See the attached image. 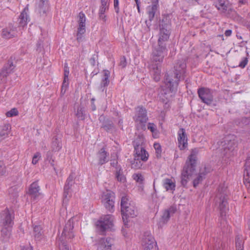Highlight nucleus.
I'll return each instance as SVG.
<instances>
[{"instance_id": "49", "label": "nucleus", "mask_w": 250, "mask_h": 250, "mask_svg": "<svg viewBox=\"0 0 250 250\" xmlns=\"http://www.w3.org/2000/svg\"><path fill=\"white\" fill-rule=\"evenodd\" d=\"M108 9V8H107L105 7L100 6L99 11V14H104L105 11H107Z\"/></svg>"}, {"instance_id": "20", "label": "nucleus", "mask_w": 250, "mask_h": 250, "mask_svg": "<svg viewBox=\"0 0 250 250\" xmlns=\"http://www.w3.org/2000/svg\"><path fill=\"white\" fill-rule=\"evenodd\" d=\"M245 171L244 174V182L248 188H250V157H249L246 162Z\"/></svg>"}, {"instance_id": "38", "label": "nucleus", "mask_w": 250, "mask_h": 250, "mask_svg": "<svg viewBox=\"0 0 250 250\" xmlns=\"http://www.w3.org/2000/svg\"><path fill=\"white\" fill-rule=\"evenodd\" d=\"M104 78H103L101 84L103 86H105L108 85L109 83L108 78L109 77V72H108V71L104 70Z\"/></svg>"}, {"instance_id": "51", "label": "nucleus", "mask_w": 250, "mask_h": 250, "mask_svg": "<svg viewBox=\"0 0 250 250\" xmlns=\"http://www.w3.org/2000/svg\"><path fill=\"white\" fill-rule=\"evenodd\" d=\"M120 65L122 67H125V65H126V61H125V59L124 57H123V58L121 59V61H120Z\"/></svg>"}, {"instance_id": "34", "label": "nucleus", "mask_w": 250, "mask_h": 250, "mask_svg": "<svg viewBox=\"0 0 250 250\" xmlns=\"http://www.w3.org/2000/svg\"><path fill=\"white\" fill-rule=\"evenodd\" d=\"M151 73L154 81L157 82L160 80L161 77V70L159 68L158 66H156V68L153 67V69L151 71Z\"/></svg>"}, {"instance_id": "33", "label": "nucleus", "mask_w": 250, "mask_h": 250, "mask_svg": "<svg viewBox=\"0 0 250 250\" xmlns=\"http://www.w3.org/2000/svg\"><path fill=\"white\" fill-rule=\"evenodd\" d=\"M116 178L117 180L122 183H124L126 182L125 177L123 174L122 169L121 168H117L116 171Z\"/></svg>"}, {"instance_id": "22", "label": "nucleus", "mask_w": 250, "mask_h": 250, "mask_svg": "<svg viewBox=\"0 0 250 250\" xmlns=\"http://www.w3.org/2000/svg\"><path fill=\"white\" fill-rule=\"evenodd\" d=\"M16 28L12 24H9L8 27L3 29L2 31V36L5 39H10L16 35Z\"/></svg>"}, {"instance_id": "12", "label": "nucleus", "mask_w": 250, "mask_h": 250, "mask_svg": "<svg viewBox=\"0 0 250 250\" xmlns=\"http://www.w3.org/2000/svg\"><path fill=\"white\" fill-rule=\"evenodd\" d=\"M113 193L107 190L102 196V202L105 208L110 211H112L114 207Z\"/></svg>"}, {"instance_id": "23", "label": "nucleus", "mask_w": 250, "mask_h": 250, "mask_svg": "<svg viewBox=\"0 0 250 250\" xmlns=\"http://www.w3.org/2000/svg\"><path fill=\"white\" fill-rule=\"evenodd\" d=\"M28 8L26 7L21 13L19 19V24L20 26L24 27L25 26L27 22L29 21V16L28 15Z\"/></svg>"}, {"instance_id": "56", "label": "nucleus", "mask_w": 250, "mask_h": 250, "mask_svg": "<svg viewBox=\"0 0 250 250\" xmlns=\"http://www.w3.org/2000/svg\"><path fill=\"white\" fill-rule=\"evenodd\" d=\"M66 71H69V69L68 67H65V68H64V72Z\"/></svg>"}, {"instance_id": "35", "label": "nucleus", "mask_w": 250, "mask_h": 250, "mask_svg": "<svg viewBox=\"0 0 250 250\" xmlns=\"http://www.w3.org/2000/svg\"><path fill=\"white\" fill-rule=\"evenodd\" d=\"M142 161L139 158L135 157L134 160L131 163V167L136 169L141 168L143 165Z\"/></svg>"}, {"instance_id": "39", "label": "nucleus", "mask_w": 250, "mask_h": 250, "mask_svg": "<svg viewBox=\"0 0 250 250\" xmlns=\"http://www.w3.org/2000/svg\"><path fill=\"white\" fill-rule=\"evenodd\" d=\"M236 250H243V240L241 237L236 239Z\"/></svg>"}, {"instance_id": "31", "label": "nucleus", "mask_w": 250, "mask_h": 250, "mask_svg": "<svg viewBox=\"0 0 250 250\" xmlns=\"http://www.w3.org/2000/svg\"><path fill=\"white\" fill-rule=\"evenodd\" d=\"M215 5L221 12H225L227 9V0H216L215 2Z\"/></svg>"}, {"instance_id": "43", "label": "nucleus", "mask_w": 250, "mask_h": 250, "mask_svg": "<svg viewBox=\"0 0 250 250\" xmlns=\"http://www.w3.org/2000/svg\"><path fill=\"white\" fill-rule=\"evenodd\" d=\"M69 84L68 79H64L62 86L61 93L64 94Z\"/></svg>"}, {"instance_id": "46", "label": "nucleus", "mask_w": 250, "mask_h": 250, "mask_svg": "<svg viewBox=\"0 0 250 250\" xmlns=\"http://www.w3.org/2000/svg\"><path fill=\"white\" fill-rule=\"evenodd\" d=\"M154 147L156 150L157 156L159 157L161 153V147L160 145L158 143H154Z\"/></svg>"}, {"instance_id": "53", "label": "nucleus", "mask_w": 250, "mask_h": 250, "mask_svg": "<svg viewBox=\"0 0 250 250\" xmlns=\"http://www.w3.org/2000/svg\"><path fill=\"white\" fill-rule=\"evenodd\" d=\"M232 31L231 30H227L225 32V35L227 37L230 36L231 34Z\"/></svg>"}, {"instance_id": "16", "label": "nucleus", "mask_w": 250, "mask_h": 250, "mask_svg": "<svg viewBox=\"0 0 250 250\" xmlns=\"http://www.w3.org/2000/svg\"><path fill=\"white\" fill-rule=\"evenodd\" d=\"M73 179V176L70 175L66 180L64 187L63 202L67 201L71 196L70 189L74 184Z\"/></svg>"}, {"instance_id": "30", "label": "nucleus", "mask_w": 250, "mask_h": 250, "mask_svg": "<svg viewBox=\"0 0 250 250\" xmlns=\"http://www.w3.org/2000/svg\"><path fill=\"white\" fill-rule=\"evenodd\" d=\"M175 212L174 208H170L168 209L165 210L162 215L160 221L163 223H167L169 220L171 214Z\"/></svg>"}, {"instance_id": "7", "label": "nucleus", "mask_w": 250, "mask_h": 250, "mask_svg": "<svg viewBox=\"0 0 250 250\" xmlns=\"http://www.w3.org/2000/svg\"><path fill=\"white\" fill-rule=\"evenodd\" d=\"M113 216L106 215L101 217L97 222V229L102 234L107 230L110 229L113 226Z\"/></svg>"}, {"instance_id": "21", "label": "nucleus", "mask_w": 250, "mask_h": 250, "mask_svg": "<svg viewBox=\"0 0 250 250\" xmlns=\"http://www.w3.org/2000/svg\"><path fill=\"white\" fill-rule=\"evenodd\" d=\"M40 187L37 182L33 183L29 189V194L30 195L31 198L33 200H36L40 195Z\"/></svg>"}, {"instance_id": "28", "label": "nucleus", "mask_w": 250, "mask_h": 250, "mask_svg": "<svg viewBox=\"0 0 250 250\" xmlns=\"http://www.w3.org/2000/svg\"><path fill=\"white\" fill-rule=\"evenodd\" d=\"M157 7L158 6L156 3H152L147 7V13L148 15V19L150 21L153 19Z\"/></svg>"}, {"instance_id": "32", "label": "nucleus", "mask_w": 250, "mask_h": 250, "mask_svg": "<svg viewBox=\"0 0 250 250\" xmlns=\"http://www.w3.org/2000/svg\"><path fill=\"white\" fill-rule=\"evenodd\" d=\"M34 236L36 241H40L42 239L43 233L41 226H35L34 227Z\"/></svg>"}, {"instance_id": "13", "label": "nucleus", "mask_w": 250, "mask_h": 250, "mask_svg": "<svg viewBox=\"0 0 250 250\" xmlns=\"http://www.w3.org/2000/svg\"><path fill=\"white\" fill-rule=\"evenodd\" d=\"M134 119L137 124L145 123L148 119L146 109L143 107H138L136 108V114Z\"/></svg>"}, {"instance_id": "57", "label": "nucleus", "mask_w": 250, "mask_h": 250, "mask_svg": "<svg viewBox=\"0 0 250 250\" xmlns=\"http://www.w3.org/2000/svg\"><path fill=\"white\" fill-rule=\"evenodd\" d=\"M137 9H138V11L139 12V11H140V7H139V3H137Z\"/></svg>"}, {"instance_id": "36", "label": "nucleus", "mask_w": 250, "mask_h": 250, "mask_svg": "<svg viewBox=\"0 0 250 250\" xmlns=\"http://www.w3.org/2000/svg\"><path fill=\"white\" fill-rule=\"evenodd\" d=\"M51 147L53 150H59L62 147L60 139H59L56 138L53 139V140L52 141V143Z\"/></svg>"}, {"instance_id": "44", "label": "nucleus", "mask_w": 250, "mask_h": 250, "mask_svg": "<svg viewBox=\"0 0 250 250\" xmlns=\"http://www.w3.org/2000/svg\"><path fill=\"white\" fill-rule=\"evenodd\" d=\"M6 172V167L3 161H0V176L3 175Z\"/></svg>"}, {"instance_id": "47", "label": "nucleus", "mask_w": 250, "mask_h": 250, "mask_svg": "<svg viewBox=\"0 0 250 250\" xmlns=\"http://www.w3.org/2000/svg\"><path fill=\"white\" fill-rule=\"evenodd\" d=\"M114 6L116 13L119 12V0H114Z\"/></svg>"}, {"instance_id": "4", "label": "nucleus", "mask_w": 250, "mask_h": 250, "mask_svg": "<svg viewBox=\"0 0 250 250\" xmlns=\"http://www.w3.org/2000/svg\"><path fill=\"white\" fill-rule=\"evenodd\" d=\"M121 212L124 226L128 228L129 217L133 218L138 215V210L135 203L126 197H122L121 202Z\"/></svg>"}, {"instance_id": "10", "label": "nucleus", "mask_w": 250, "mask_h": 250, "mask_svg": "<svg viewBox=\"0 0 250 250\" xmlns=\"http://www.w3.org/2000/svg\"><path fill=\"white\" fill-rule=\"evenodd\" d=\"M142 245L144 250H158L157 243L149 232L144 233L142 238Z\"/></svg>"}, {"instance_id": "54", "label": "nucleus", "mask_w": 250, "mask_h": 250, "mask_svg": "<svg viewBox=\"0 0 250 250\" xmlns=\"http://www.w3.org/2000/svg\"><path fill=\"white\" fill-rule=\"evenodd\" d=\"M69 71L64 72V79H68Z\"/></svg>"}, {"instance_id": "45", "label": "nucleus", "mask_w": 250, "mask_h": 250, "mask_svg": "<svg viewBox=\"0 0 250 250\" xmlns=\"http://www.w3.org/2000/svg\"><path fill=\"white\" fill-rule=\"evenodd\" d=\"M147 128L150 130L152 133L154 134H157V128L156 126L153 123H149L147 125Z\"/></svg>"}, {"instance_id": "58", "label": "nucleus", "mask_w": 250, "mask_h": 250, "mask_svg": "<svg viewBox=\"0 0 250 250\" xmlns=\"http://www.w3.org/2000/svg\"><path fill=\"white\" fill-rule=\"evenodd\" d=\"M65 67H68V66H67V63H65V64H64V68H65Z\"/></svg>"}, {"instance_id": "50", "label": "nucleus", "mask_w": 250, "mask_h": 250, "mask_svg": "<svg viewBox=\"0 0 250 250\" xmlns=\"http://www.w3.org/2000/svg\"><path fill=\"white\" fill-rule=\"evenodd\" d=\"M108 0H102L101 6L108 8Z\"/></svg>"}, {"instance_id": "41", "label": "nucleus", "mask_w": 250, "mask_h": 250, "mask_svg": "<svg viewBox=\"0 0 250 250\" xmlns=\"http://www.w3.org/2000/svg\"><path fill=\"white\" fill-rule=\"evenodd\" d=\"M18 111L16 108H13L6 113V115L8 117H11L18 115Z\"/></svg>"}, {"instance_id": "15", "label": "nucleus", "mask_w": 250, "mask_h": 250, "mask_svg": "<svg viewBox=\"0 0 250 250\" xmlns=\"http://www.w3.org/2000/svg\"><path fill=\"white\" fill-rule=\"evenodd\" d=\"M114 240L111 238H101L98 243V249L103 250H113Z\"/></svg>"}, {"instance_id": "26", "label": "nucleus", "mask_w": 250, "mask_h": 250, "mask_svg": "<svg viewBox=\"0 0 250 250\" xmlns=\"http://www.w3.org/2000/svg\"><path fill=\"white\" fill-rule=\"evenodd\" d=\"M97 157L98 158V163L100 165H103L108 161L107 153L104 148L101 149L97 154Z\"/></svg>"}, {"instance_id": "3", "label": "nucleus", "mask_w": 250, "mask_h": 250, "mask_svg": "<svg viewBox=\"0 0 250 250\" xmlns=\"http://www.w3.org/2000/svg\"><path fill=\"white\" fill-rule=\"evenodd\" d=\"M198 151L196 148L191 150V154L183 168L181 176V185L185 187L195 171L196 154Z\"/></svg>"}, {"instance_id": "9", "label": "nucleus", "mask_w": 250, "mask_h": 250, "mask_svg": "<svg viewBox=\"0 0 250 250\" xmlns=\"http://www.w3.org/2000/svg\"><path fill=\"white\" fill-rule=\"evenodd\" d=\"M85 21L86 17L84 14L82 12L79 13L78 16L77 22L78 27L76 36V39L78 42L83 41V35L85 32Z\"/></svg>"}, {"instance_id": "17", "label": "nucleus", "mask_w": 250, "mask_h": 250, "mask_svg": "<svg viewBox=\"0 0 250 250\" xmlns=\"http://www.w3.org/2000/svg\"><path fill=\"white\" fill-rule=\"evenodd\" d=\"M170 35V31L167 28L160 27L158 45L166 46V42L168 40Z\"/></svg>"}, {"instance_id": "1", "label": "nucleus", "mask_w": 250, "mask_h": 250, "mask_svg": "<svg viewBox=\"0 0 250 250\" xmlns=\"http://www.w3.org/2000/svg\"><path fill=\"white\" fill-rule=\"evenodd\" d=\"M186 63L184 62H178L174 66V76L167 75L165 79L164 84L162 86L160 98L166 104H167L170 99L175 94L181 79L184 78L185 73Z\"/></svg>"}, {"instance_id": "8", "label": "nucleus", "mask_w": 250, "mask_h": 250, "mask_svg": "<svg viewBox=\"0 0 250 250\" xmlns=\"http://www.w3.org/2000/svg\"><path fill=\"white\" fill-rule=\"evenodd\" d=\"M167 49L166 46L157 45L152 51L151 59L152 62L156 65L161 63L163 61L164 57L167 55Z\"/></svg>"}, {"instance_id": "52", "label": "nucleus", "mask_w": 250, "mask_h": 250, "mask_svg": "<svg viewBox=\"0 0 250 250\" xmlns=\"http://www.w3.org/2000/svg\"><path fill=\"white\" fill-rule=\"evenodd\" d=\"M99 18L101 20H103L104 21H106V16L104 15V14H99Z\"/></svg>"}, {"instance_id": "14", "label": "nucleus", "mask_w": 250, "mask_h": 250, "mask_svg": "<svg viewBox=\"0 0 250 250\" xmlns=\"http://www.w3.org/2000/svg\"><path fill=\"white\" fill-rule=\"evenodd\" d=\"M178 147L180 150H184L188 146V137L184 129L180 128L178 132Z\"/></svg>"}, {"instance_id": "42", "label": "nucleus", "mask_w": 250, "mask_h": 250, "mask_svg": "<svg viewBox=\"0 0 250 250\" xmlns=\"http://www.w3.org/2000/svg\"><path fill=\"white\" fill-rule=\"evenodd\" d=\"M41 158V155L40 152H36L33 157L32 163L36 165L39 162Z\"/></svg>"}, {"instance_id": "48", "label": "nucleus", "mask_w": 250, "mask_h": 250, "mask_svg": "<svg viewBox=\"0 0 250 250\" xmlns=\"http://www.w3.org/2000/svg\"><path fill=\"white\" fill-rule=\"evenodd\" d=\"M248 63V60L247 58H244L239 63V66L241 68H244Z\"/></svg>"}, {"instance_id": "27", "label": "nucleus", "mask_w": 250, "mask_h": 250, "mask_svg": "<svg viewBox=\"0 0 250 250\" xmlns=\"http://www.w3.org/2000/svg\"><path fill=\"white\" fill-rule=\"evenodd\" d=\"M132 177L140 188L143 189V186L145 181L144 176L140 172H136L132 175Z\"/></svg>"}, {"instance_id": "24", "label": "nucleus", "mask_w": 250, "mask_h": 250, "mask_svg": "<svg viewBox=\"0 0 250 250\" xmlns=\"http://www.w3.org/2000/svg\"><path fill=\"white\" fill-rule=\"evenodd\" d=\"M135 151L137 158H139L142 161H146L148 159V155L145 149L139 146H135Z\"/></svg>"}, {"instance_id": "11", "label": "nucleus", "mask_w": 250, "mask_h": 250, "mask_svg": "<svg viewBox=\"0 0 250 250\" xmlns=\"http://www.w3.org/2000/svg\"><path fill=\"white\" fill-rule=\"evenodd\" d=\"M198 94L202 101L207 105L213 104L212 92L208 88L202 87L198 90Z\"/></svg>"}, {"instance_id": "55", "label": "nucleus", "mask_w": 250, "mask_h": 250, "mask_svg": "<svg viewBox=\"0 0 250 250\" xmlns=\"http://www.w3.org/2000/svg\"><path fill=\"white\" fill-rule=\"evenodd\" d=\"M123 234L125 236H126V233L125 232V230L124 229L122 230Z\"/></svg>"}, {"instance_id": "2", "label": "nucleus", "mask_w": 250, "mask_h": 250, "mask_svg": "<svg viewBox=\"0 0 250 250\" xmlns=\"http://www.w3.org/2000/svg\"><path fill=\"white\" fill-rule=\"evenodd\" d=\"M215 203L218 206L220 211L221 218V226H225L227 224L226 215L228 210V204L227 198V187L224 185H220L215 198Z\"/></svg>"}, {"instance_id": "59", "label": "nucleus", "mask_w": 250, "mask_h": 250, "mask_svg": "<svg viewBox=\"0 0 250 250\" xmlns=\"http://www.w3.org/2000/svg\"><path fill=\"white\" fill-rule=\"evenodd\" d=\"M136 4H137V3H138V0H135Z\"/></svg>"}, {"instance_id": "25", "label": "nucleus", "mask_w": 250, "mask_h": 250, "mask_svg": "<svg viewBox=\"0 0 250 250\" xmlns=\"http://www.w3.org/2000/svg\"><path fill=\"white\" fill-rule=\"evenodd\" d=\"M8 65V68L7 67H5L0 72V83L4 81L5 78L9 74L12 72L14 68V65L12 62H9Z\"/></svg>"}, {"instance_id": "37", "label": "nucleus", "mask_w": 250, "mask_h": 250, "mask_svg": "<svg viewBox=\"0 0 250 250\" xmlns=\"http://www.w3.org/2000/svg\"><path fill=\"white\" fill-rule=\"evenodd\" d=\"M84 111L83 107L79 106L78 107L76 111V116L80 120H83L84 119Z\"/></svg>"}, {"instance_id": "29", "label": "nucleus", "mask_w": 250, "mask_h": 250, "mask_svg": "<svg viewBox=\"0 0 250 250\" xmlns=\"http://www.w3.org/2000/svg\"><path fill=\"white\" fill-rule=\"evenodd\" d=\"M11 129V126L9 124H5L1 126L0 131V140H2L8 136Z\"/></svg>"}, {"instance_id": "40", "label": "nucleus", "mask_w": 250, "mask_h": 250, "mask_svg": "<svg viewBox=\"0 0 250 250\" xmlns=\"http://www.w3.org/2000/svg\"><path fill=\"white\" fill-rule=\"evenodd\" d=\"M204 175L205 174L201 173L197 176V177L193 180V184L194 187H196L203 180V179L204 178Z\"/></svg>"}, {"instance_id": "18", "label": "nucleus", "mask_w": 250, "mask_h": 250, "mask_svg": "<svg viewBox=\"0 0 250 250\" xmlns=\"http://www.w3.org/2000/svg\"><path fill=\"white\" fill-rule=\"evenodd\" d=\"M162 185L167 191L173 193L176 188V181L174 178H167L163 180Z\"/></svg>"}, {"instance_id": "6", "label": "nucleus", "mask_w": 250, "mask_h": 250, "mask_svg": "<svg viewBox=\"0 0 250 250\" xmlns=\"http://www.w3.org/2000/svg\"><path fill=\"white\" fill-rule=\"evenodd\" d=\"M73 225L72 222L69 220L66 224L62 231L61 239V242L59 244L60 250H71L64 242L66 239H71L73 237Z\"/></svg>"}, {"instance_id": "19", "label": "nucleus", "mask_w": 250, "mask_h": 250, "mask_svg": "<svg viewBox=\"0 0 250 250\" xmlns=\"http://www.w3.org/2000/svg\"><path fill=\"white\" fill-rule=\"evenodd\" d=\"M36 11L41 15L45 14L48 7L47 0H35Z\"/></svg>"}, {"instance_id": "5", "label": "nucleus", "mask_w": 250, "mask_h": 250, "mask_svg": "<svg viewBox=\"0 0 250 250\" xmlns=\"http://www.w3.org/2000/svg\"><path fill=\"white\" fill-rule=\"evenodd\" d=\"M14 217L8 209L6 208L0 213V226L2 235L9 236L13 225Z\"/></svg>"}]
</instances>
